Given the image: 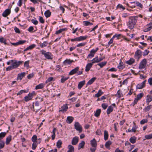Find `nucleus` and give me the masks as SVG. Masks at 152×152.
Returning a JSON list of instances; mask_svg holds the SVG:
<instances>
[{"mask_svg": "<svg viewBox=\"0 0 152 152\" xmlns=\"http://www.w3.org/2000/svg\"><path fill=\"white\" fill-rule=\"evenodd\" d=\"M48 43L47 42L45 41L43 43L40 45V47L42 48H43L45 47L47 45Z\"/></svg>", "mask_w": 152, "mask_h": 152, "instance_id": "obj_48", "label": "nucleus"}, {"mask_svg": "<svg viewBox=\"0 0 152 152\" xmlns=\"http://www.w3.org/2000/svg\"><path fill=\"white\" fill-rule=\"evenodd\" d=\"M137 18V16H132L129 18L127 26L129 28L132 29L134 28L136 24Z\"/></svg>", "mask_w": 152, "mask_h": 152, "instance_id": "obj_1", "label": "nucleus"}, {"mask_svg": "<svg viewBox=\"0 0 152 152\" xmlns=\"http://www.w3.org/2000/svg\"><path fill=\"white\" fill-rule=\"evenodd\" d=\"M86 42H82L81 43H80L78 44L77 45L76 47H82L85 46L86 44Z\"/></svg>", "mask_w": 152, "mask_h": 152, "instance_id": "obj_53", "label": "nucleus"}, {"mask_svg": "<svg viewBox=\"0 0 152 152\" xmlns=\"http://www.w3.org/2000/svg\"><path fill=\"white\" fill-rule=\"evenodd\" d=\"M69 78V77H64V76H63L62 78H61V83H64V82L66 80H68Z\"/></svg>", "mask_w": 152, "mask_h": 152, "instance_id": "obj_42", "label": "nucleus"}, {"mask_svg": "<svg viewBox=\"0 0 152 152\" xmlns=\"http://www.w3.org/2000/svg\"><path fill=\"white\" fill-rule=\"evenodd\" d=\"M39 22L42 23H43L45 22V20L42 17H39Z\"/></svg>", "mask_w": 152, "mask_h": 152, "instance_id": "obj_58", "label": "nucleus"}, {"mask_svg": "<svg viewBox=\"0 0 152 152\" xmlns=\"http://www.w3.org/2000/svg\"><path fill=\"white\" fill-rule=\"evenodd\" d=\"M90 144L92 147L97 146V142L95 138L93 139L90 141Z\"/></svg>", "mask_w": 152, "mask_h": 152, "instance_id": "obj_12", "label": "nucleus"}, {"mask_svg": "<svg viewBox=\"0 0 152 152\" xmlns=\"http://www.w3.org/2000/svg\"><path fill=\"white\" fill-rule=\"evenodd\" d=\"M79 69V67H77L74 69H72L69 73V75H72L77 72L78 71Z\"/></svg>", "mask_w": 152, "mask_h": 152, "instance_id": "obj_8", "label": "nucleus"}, {"mask_svg": "<svg viewBox=\"0 0 152 152\" xmlns=\"http://www.w3.org/2000/svg\"><path fill=\"white\" fill-rule=\"evenodd\" d=\"M108 134L107 131L105 130L104 131V139L105 140H106L108 138Z\"/></svg>", "mask_w": 152, "mask_h": 152, "instance_id": "obj_35", "label": "nucleus"}, {"mask_svg": "<svg viewBox=\"0 0 152 152\" xmlns=\"http://www.w3.org/2000/svg\"><path fill=\"white\" fill-rule=\"evenodd\" d=\"M67 28H66L60 29L56 31V34H58L60 33H61L62 32L67 30Z\"/></svg>", "mask_w": 152, "mask_h": 152, "instance_id": "obj_37", "label": "nucleus"}, {"mask_svg": "<svg viewBox=\"0 0 152 152\" xmlns=\"http://www.w3.org/2000/svg\"><path fill=\"white\" fill-rule=\"evenodd\" d=\"M87 37V36H81L79 37H77L78 41H80L86 39Z\"/></svg>", "mask_w": 152, "mask_h": 152, "instance_id": "obj_33", "label": "nucleus"}, {"mask_svg": "<svg viewBox=\"0 0 152 152\" xmlns=\"http://www.w3.org/2000/svg\"><path fill=\"white\" fill-rule=\"evenodd\" d=\"M74 120V118L72 116H68L66 121V122L68 124H71Z\"/></svg>", "mask_w": 152, "mask_h": 152, "instance_id": "obj_11", "label": "nucleus"}, {"mask_svg": "<svg viewBox=\"0 0 152 152\" xmlns=\"http://www.w3.org/2000/svg\"><path fill=\"white\" fill-rule=\"evenodd\" d=\"M92 65L93 64L91 63H88L86 66L85 71L86 72L88 71L92 67Z\"/></svg>", "mask_w": 152, "mask_h": 152, "instance_id": "obj_15", "label": "nucleus"}, {"mask_svg": "<svg viewBox=\"0 0 152 152\" xmlns=\"http://www.w3.org/2000/svg\"><path fill=\"white\" fill-rule=\"evenodd\" d=\"M135 62L134 59L132 58H130V59L126 62V63L129 65L133 64Z\"/></svg>", "mask_w": 152, "mask_h": 152, "instance_id": "obj_14", "label": "nucleus"}, {"mask_svg": "<svg viewBox=\"0 0 152 152\" xmlns=\"http://www.w3.org/2000/svg\"><path fill=\"white\" fill-rule=\"evenodd\" d=\"M146 64L147 61L146 59L145 58L143 59L140 64L139 69H141L144 68L146 66Z\"/></svg>", "mask_w": 152, "mask_h": 152, "instance_id": "obj_4", "label": "nucleus"}, {"mask_svg": "<svg viewBox=\"0 0 152 152\" xmlns=\"http://www.w3.org/2000/svg\"><path fill=\"white\" fill-rule=\"evenodd\" d=\"M136 140V137L135 136H133L130 138L129 141L131 143L134 144L135 143Z\"/></svg>", "mask_w": 152, "mask_h": 152, "instance_id": "obj_29", "label": "nucleus"}, {"mask_svg": "<svg viewBox=\"0 0 152 152\" xmlns=\"http://www.w3.org/2000/svg\"><path fill=\"white\" fill-rule=\"evenodd\" d=\"M6 133L5 132H1L0 133V140L1 139L3 138L6 135Z\"/></svg>", "mask_w": 152, "mask_h": 152, "instance_id": "obj_47", "label": "nucleus"}, {"mask_svg": "<svg viewBox=\"0 0 152 152\" xmlns=\"http://www.w3.org/2000/svg\"><path fill=\"white\" fill-rule=\"evenodd\" d=\"M75 129L79 132L80 133H81L82 131V126L80 125L78 122H76L75 124Z\"/></svg>", "mask_w": 152, "mask_h": 152, "instance_id": "obj_6", "label": "nucleus"}, {"mask_svg": "<svg viewBox=\"0 0 152 152\" xmlns=\"http://www.w3.org/2000/svg\"><path fill=\"white\" fill-rule=\"evenodd\" d=\"M111 144V142L110 140H109L106 142L105 146L107 148L110 149V146Z\"/></svg>", "mask_w": 152, "mask_h": 152, "instance_id": "obj_31", "label": "nucleus"}, {"mask_svg": "<svg viewBox=\"0 0 152 152\" xmlns=\"http://www.w3.org/2000/svg\"><path fill=\"white\" fill-rule=\"evenodd\" d=\"M4 142L3 141L0 140V149L4 147Z\"/></svg>", "mask_w": 152, "mask_h": 152, "instance_id": "obj_54", "label": "nucleus"}, {"mask_svg": "<svg viewBox=\"0 0 152 152\" xmlns=\"http://www.w3.org/2000/svg\"><path fill=\"white\" fill-rule=\"evenodd\" d=\"M147 122L148 120L147 119H143L140 121V123L141 124H143Z\"/></svg>", "mask_w": 152, "mask_h": 152, "instance_id": "obj_59", "label": "nucleus"}, {"mask_svg": "<svg viewBox=\"0 0 152 152\" xmlns=\"http://www.w3.org/2000/svg\"><path fill=\"white\" fill-rule=\"evenodd\" d=\"M35 109H36V112H37L40 109V107L39 106V103L38 101L35 102Z\"/></svg>", "mask_w": 152, "mask_h": 152, "instance_id": "obj_24", "label": "nucleus"}, {"mask_svg": "<svg viewBox=\"0 0 152 152\" xmlns=\"http://www.w3.org/2000/svg\"><path fill=\"white\" fill-rule=\"evenodd\" d=\"M152 105H150L148 106L147 107L144 108L143 109V111L145 112H146L149 111L152 108Z\"/></svg>", "mask_w": 152, "mask_h": 152, "instance_id": "obj_34", "label": "nucleus"}, {"mask_svg": "<svg viewBox=\"0 0 152 152\" xmlns=\"http://www.w3.org/2000/svg\"><path fill=\"white\" fill-rule=\"evenodd\" d=\"M36 45L35 44H32V45H30L28 47H27L26 49H24V51L25 52L28 50H31V49H32L33 48H35L36 47Z\"/></svg>", "mask_w": 152, "mask_h": 152, "instance_id": "obj_16", "label": "nucleus"}, {"mask_svg": "<svg viewBox=\"0 0 152 152\" xmlns=\"http://www.w3.org/2000/svg\"><path fill=\"white\" fill-rule=\"evenodd\" d=\"M34 73L32 72L31 74H29L27 76V77L28 79H30L34 76Z\"/></svg>", "mask_w": 152, "mask_h": 152, "instance_id": "obj_52", "label": "nucleus"}, {"mask_svg": "<svg viewBox=\"0 0 152 152\" xmlns=\"http://www.w3.org/2000/svg\"><path fill=\"white\" fill-rule=\"evenodd\" d=\"M146 27H148V28L151 30L152 29V22L146 25Z\"/></svg>", "mask_w": 152, "mask_h": 152, "instance_id": "obj_64", "label": "nucleus"}, {"mask_svg": "<svg viewBox=\"0 0 152 152\" xmlns=\"http://www.w3.org/2000/svg\"><path fill=\"white\" fill-rule=\"evenodd\" d=\"M79 141V138L77 137H74L72 140V144L73 145H75L78 143Z\"/></svg>", "mask_w": 152, "mask_h": 152, "instance_id": "obj_7", "label": "nucleus"}, {"mask_svg": "<svg viewBox=\"0 0 152 152\" xmlns=\"http://www.w3.org/2000/svg\"><path fill=\"white\" fill-rule=\"evenodd\" d=\"M37 144L36 142H34L32 144V149L33 150H35L37 146Z\"/></svg>", "mask_w": 152, "mask_h": 152, "instance_id": "obj_55", "label": "nucleus"}, {"mask_svg": "<svg viewBox=\"0 0 152 152\" xmlns=\"http://www.w3.org/2000/svg\"><path fill=\"white\" fill-rule=\"evenodd\" d=\"M26 90H22L20 91L19 92H18V93H17V95H21L23 93H26Z\"/></svg>", "mask_w": 152, "mask_h": 152, "instance_id": "obj_51", "label": "nucleus"}, {"mask_svg": "<svg viewBox=\"0 0 152 152\" xmlns=\"http://www.w3.org/2000/svg\"><path fill=\"white\" fill-rule=\"evenodd\" d=\"M142 84L141 83L138 84L136 86L137 89H140L144 88V87Z\"/></svg>", "mask_w": 152, "mask_h": 152, "instance_id": "obj_50", "label": "nucleus"}, {"mask_svg": "<svg viewBox=\"0 0 152 152\" xmlns=\"http://www.w3.org/2000/svg\"><path fill=\"white\" fill-rule=\"evenodd\" d=\"M96 134L98 135H101L102 134L101 130L99 129L97 130L96 132Z\"/></svg>", "mask_w": 152, "mask_h": 152, "instance_id": "obj_56", "label": "nucleus"}, {"mask_svg": "<svg viewBox=\"0 0 152 152\" xmlns=\"http://www.w3.org/2000/svg\"><path fill=\"white\" fill-rule=\"evenodd\" d=\"M149 52V51L147 50H145L144 52V53L143 54V56H145L147 55Z\"/></svg>", "mask_w": 152, "mask_h": 152, "instance_id": "obj_63", "label": "nucleus"}, {"mask_svg": "<svg viewBox=\"0 0 152 152\" xmlns=\"http://www.w3.org/2000/svg\"><path fill=\"white\" fill-rule=\"evenodd\" d=\"M142 52L140 50H137L135 52L134 56L135 58L137 59V61L139 60L142 56Z\"/></svg>", "mask_w": 152, "mask_h": 152, "instance_id": "obj_5", "label": "nucleus"}, {"mask_svg": "<svg viewBox=\"0 0 152 152\" xmlns=\"http://www.w3.org/2000/svg\"><path fill=\"white\" fill-rule=\"evenodd\" d=\"M31 22L35 25H37L38 24V21L37 20H34V19L31 20Z\"/></svg>", "mask_w": 152, "mask_h": 152, "instance_id": "obj_62", "label": "nucleus"}, {"mask_svg": "<svg viewBox=\"0 0 152 152\" xmlns=\"http://www.w3.org/2000/svg\"><path fill=\"white\" fill-rule=\"evenodd\" d=\"M118 68L119 69H122L124 68L123 63L122 61H121L118 66Z\"/></svg>", "mask_w": 152, "mask_h": 152, "instance_id": "obj_30", "label": "nucleus"}, {"mask_svg": "<svg viewBox=\"0 0 152 152\" xmlns=\"http://www.w3.org/2000/svg\"><path fill=\"white\" fill-rule=\"evenodd\" d=\"M61 109L59 110V112H63L64 111H66L68 109V107L67 104L64 105L61 107Z\"/></svg>", "mask_w": 152, "mask_h": 152, "instance_id": "obj_20", "label": "nucleus"}, {"mask_svg": "<svg viewBox=\"0 0 152 152\" xmlns=\"http://www.w3.org/2000/svg\"><path fill=\"white\" fill-rule=\"evenodd\" d=\"M92 63H91L92 64L95 63H98L99 62V61H98V57L96 56V57L95 58H93L91 61Z\"/></svg>", "mask_w": 152, "mask_h": 152, "instance_id": "obj_40", "label": "nucleus"}, {"mask_svg": "<svg viewBox=\"0 0 152 152\" xmlns=\"http://www.w3.org/2000/svg\"><path fill=\"white\" fill-rule=\"evenodd\" d=\"M45 85L43 83H41L36 86L35 89L36 90L42 88Z\"/></svg>", "mask_w": 152, "mask_h": 152, "instance_id": "obj_26", "label": "nucleus"}, {"mask_svg": "<svg viewBox=\"0 0 152 152\" xmlns=\"http://www.w3.org/2000/svg\"><path fill=\"white\" fill-rule=\"evenodd\" d=\"M96 79V77H94L89 80L86 84V87H87L88 85L91 84L95 81Z\"/></svg>", "mask_w": 152, "mask_h": 152, "instance_id": "obj_13", "label": "nucleus"}, {"mask_svg": "<svg viewBox=\"0 0 152 152\" xmlns=\"http://www.w3.org/2000/svg\"><path fill=\"white\" fill-rule=\"evenodd\" d=\"M68 150L67 152H74V148L73 146L69 145L68 146Z\"/></svg>", "mask_w": 152, "mask_h": 152, "instance_id": "obj_25", "label": "nucleus"}, {"mask_svg": "<svg viewBox=\"0 0 152 152\" xmlns=\"http://www.w3.org/2000/svg\"><path fill=\"white\" fill-rule=\"evenodd\" d=\"M145 138L147 140L152 139V134L148 135H145Z\"/></svg>", "mask_w": 152, "mask_h": 152, "instance_id": "obj_46", "label": "nucleus"}, {"mask_svg": "<svg viewBox=\"0 0 152 152\" xmlns=\"http://www.w3.org/2000/svg\"><path fill=\"white\" fill-rule=\"evenodd\" d=\"M132 3H136V5L140 7L141 8H142L143 7V6L138 1H134L133 2H132Z\"/></svg>", "mask_w": 152, "mask_h": 152, "instance_id": "obj_43", "label": "nucleus"}, {"mask_svg": "<svg viewBox=\"0 0 152 152\" xmlns=\"http://www.w3.org/2000/svg\"><path fill=\"white\" fill-rule=\"evenodd\" d=\"M26 42V41L25 40H20L18 42V45H22L25 43Z\"/></svg>", "mask_w": 152, "mask_h": 152, "instance_id": "obj_60", "label": "nucleus"}, {"mask_svg": "<svg viewBox=\"0 0 152 152\" xmlns=\"http://www.w3.org/2000/svg\"><path fill=\"white\" fill-rule=\"evenodd\" d=\"M10 14V9L8 8L6 9L2 14V16L6 17Z\"/></svg>", "mask_w": 152, "mask_h": 152, "instance_id": "obj_10", "label": "nucleus"}, {"mask_svg": "<svg viewBox=\"0 0 152 152\" xmlns=\"http://www.w3.org/2000/svg\"><path fill=\"white\" fill-rule=\"evenodd\" d=\"M62 144V142L61 140H58L56 143V146L58 148H60L61 147V145Z\"/></svg>", "mask_w": 152, "mask_h": 152, "instance_id": "obj_36", "label": "nucleus"}, {"mask_svg": "<svg viewBox=\"0 0 152 152\" xmlns=\"http://www.w3.org/2000/svg\"><path fill=\"white\" fill-rule=\"evenodd\" d=\"M41 53L44 55L45 57L48 59H52L53 58V55L52 53L50 52H46V51L42 50L40 51Z\"/></svg>", "mask_w": 152, "mask_h": 152, "instance_id": "obj_3", "label": "nucleus"}, {"mask_svg": "<svg viewBox=\"0 0 152 152\" xmlns=\"http://www.w3.org/2000/svg\"><path fill=\"white\" fill-rule=\"evenodd\" d=\"M26 73L25 72H22L18 74V78L21 80L22 78L25 76Z\"/></svg>", "mask_w": 152, "mask_h": 152, "instance_id": "obj_21", "label": "nucleus"}, {"mask_svg": "<svg viewBox=\"0 0 152 152\" xmlns=\"http://www.w3.org/2000/svg\"><path fill=\"white\" fill-rule=\"evenodd\" d=\"M53 77H49L48 79L46 80V83H48L50 82L53 80Z\"/></svg>", "mask_w": 152, "mask_h": 152, "instance_id": "obj_61", "label": "nucleus"}, {"mask_svg": "<svg viewBox=\"0 0 152 152\" xmlns=\"http://www.w3.org/2000/svg\"><path fill=\"white\" fill-rule=\"evenodd\" d=\"M152 101V96L151 95H148L147 96V99H146V103L148 105L149 104V103L151 102Z\"/></svg>", "mask_w": 152, "mask_h": 152, "instance_id": "obj_18", "label": "nucleus"}, {"mask_svg": "<svg viewBox=\"0 0 152 152\" xmlns=\"http://www.w3.org/2000/svg\"><path fill=\"white\" fill-rule=\"evenodd\" d=\"M134 127H133L132 129H128V130H126V132H135L137 128V127L136 126L134 122Z\"/></svg>", "mask_w": 152, "mask_h": 152, "instance_id": "obj_9", "label": "nucleus"}, {"mask_svg": "<svg viewBox=\"0 0 152 152\" xmlns=\"http://www.w3.org/2000/svg\"><path fill=\"white\" fill-rule=\"evenodd\" d=\"M113 107L111 106H110L108 107L107 111V115H109L113 111Z\"/></svg>", "mask_w": 152, "mask_h": 152, "instance_id": "obj_23", "label": "nucleus"}, {"mask_svg": "<svg viewBox=\"0 0 152 152\" xmlns=\"http://www.w3.org/2000/svg\"><path fill=\"white\" fill-rule=\"evenodd\" d=\"M144 94L143 93H141L137 95V99L140 100L143 96Z\"/></svg>", "mask_w": 152, "mask_h": 152, "instance_id": "obj_44", "label": "nucleus"}, {"mask_svg": "<svg viewBox=\"0 0 152 152\" xmlns=\"http://www.w3.org/2000/svg\"><path fill=\"white\" fill-rule=\"evenodd\" d=\"M85 81L83 80L82 81L80 82L78 84V88L79 89H80L84 85Z\"/></svg>", "mask_w": 152, "mask_h": 152, "instance_id": "obj_19", "label": "nucleus"}, {"mask_svg": "<svg viewBox=\"0 0 152 152\" xmlns=\"http://www.w3.org/2000/svg\"><path fill=\"white\" fill-rule=\"evenodd\" d=\"M101 112V110L100 109H97L95 113H94V115L95 116L98 117L100 115V114Z\"/></svg>", "mask_w": 152, "mask_h": 152, "instance_id": "obj_32", "label": "nucleus"}, {"mask_svg": "<svg viewBox=\"0 0 152 152\" xmlns=\"http://www.w3.org/2000/svg\"><path fill=\"white\" fill-rule=\"evenodd\" d=\"M94 51L92 50L90 52V53L88 55L87 58H88L89 57H93L94 56Z\"/></svg>", "mask_w": 152, "mask_h": 152, "instance_id": "obj_27", "label": "nucleus"}, {"mask_svg": "<svg viewBox=\"0 0 152 152\" xmlns=\"http://www.w3.org/2000/svg\"><path fill=\"white\" fill-rule=\"evenodd\" d=\"M14 30L15 32L16 33H18V34H20V31L19 29L18 28L16 27H15L14 28Z\"/></svg>", "mask_w": 152, "mask_h": 152, "instance_id": "obj_57", "label": "nucleus"}, {"mask_svg": "<svg viewBox=\"0 0 152 152\" xmlns=\"http://www.w3.org/2000/svg\"><path fill=\"white\" fill-rule=\"evenodd\" d=\"M85 144V142L84 141H82L79 144L78 146V149L79 150L81 148H83Z\"/></svg>", "mask_w": 152, "mask_h": 152, "instance_id": "obj_22", "label": "nucleus"}, {"mask_svg": "<svg viewBox=\"0 0 152 152\" xmlns=\"http://www.w3.org/2000/svg\"><path fill=\"white\" fill-rule=\"evenodd\" d=\"M0 42L1 43H4L5 45H7L6 40L3 37H1L0 38Z\"/></svg>", "mask_w": 152, "mask_h": 152, "instance_id": "obj_45", "label": "nucleus"}, {"mask_svg": "<svg viewBox=\"0 0 152 152\" xmlns=\"http://www.w3.org/2000/svg\"><path fill=\"white\" fill-rule=\"evenodd\" d=\"M37 139V136L35 135H34L31 138V140L32 141L34 142H35L36 141Z\"/></svg>", "mask_w": 152, "mask_h": 152, "instance_id": "obj_49", "label": "nucleus"}, {"mask_svg": "<svg viewBox=\"0 0 152 152\" xmlns=\"http://www.w3.org/2000/svg\"><path fill=\"white\" fill-rule=\"evenodd\" d=\"M45 15L46 18L50 17L51 15V12L49 10H47L45 12Z\"/></svg>", "mask_w": 152, "mask_h": 152, "instance_id": "obj_28", "label": "nucleus"}, {"mask_svg": "<svg viewBox=\"0 0 152 152\" xmlns=\"http://www.w3.org/2000/svg\"><path fill=\"white\" fill-rule=\"evenodd\" d=\"M103 92L102 91V90L101 89L99 90L98 93L95 94V96L97 97H99L100 96L103 94Z\"/></svg>", "mask_w": 152, "mask_h": 152, "instance_id": "obj_38", "label": "nucleus"}, {"mask_svg": "<svg viewBox=\"0 0 152 152\" xmlns=\"http://www.w3.org/2000/svg\"><path fill=\"white\" fill-rule=\"evenodd\" d=\"M10 61L12 63V64L10 65V70L17 68L23 62V61H16L14 60H11Z\"/></svg>", "mask_w": 152, "mask_h": 152, "instance_id": "obj_2", "label": "nucleus"}, {"mask_svg": "<svg viewBox=\"0 0 152 152\" xmlns=\"http://www.w3.org/2000/svg\"><path fill=\"white\" fill-rule=\"evenodd\" d=\"M107 63V62L106 61H104L99 63L97 65L99 66L101 68H102Z\"/></svg>", "mask_w": 152, "mask_h": 152, "instance_id": "obj_41", "label": "nucleus"}, {"mask_svg": "<svg viewBox=\"0 0 152 152\" xmlns=\"http://www.w3.org/2000/svg\"><path fill=\"white\" fill-rule=\"evenodd\" d=\"M32 98V95L29 94L28 96L24 97V100L26 102H27L31 99Z\"/></svg>", "mask_w": 152, "mask_h": 152, "instance_id": "obj_17", "label": "nucleus"}, {"mask_svg": "<svg viewBox=\"0 0 152 152\" xmlns=\"http://www.w3.org/2000/svg\"><path fill=\"white\" fill-rule=\"evenodd\" d=\"M73 61L71 60L70 59H67L64 61V63L65 64H70Z\"/></svg>", "mask_w": 152, "mask_h": 152, "instance_id": "obj_39", "label": "nucleus"}]
</instances>
